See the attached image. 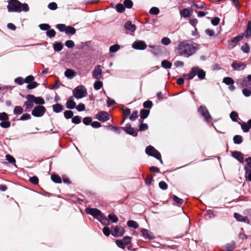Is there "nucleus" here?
<instances>
[{
  "instance_id": "f257e3e1",
  "label": "nucleus",
  "mask_w": 251,
  "mask_h": 251,
  "mask_svg": "<svg viewBox=\"0 0 251 251\" xmlns=\"http://www.w3.org/2000/svg\"><path fill=\"white\" fill-rule=\"evenodd\" d=\"M197 48L190 40H183L179 43L177 50L180 56L186 57L192 56L195 53Z\"/></svg>"
},
{
  "instance_id": "f03ea898",
  "label": "nucleus",
  "mask_w": 251,
  "mask_h": 251,
  "mask_svg": "<svg viewBox=\"0 0 251 251\" xmlns=\"http://www.w3.org/2000/svg\"><path fill=\"white\" fill-rule=\"evenodd\" d=\"M7 8L9 11L16 12H27L29 10L27 3H22L18 0H10L8 1Z\"/></svg>"
},
{
  "instance_id": "7ed1b4c3",
  "label": "nucleus",
  "mask_w": 251,
  "mask_h": 251,
  "mask_svg": "<svg viewBox=\"0 0 251 251\" xmlns=\"http://www.w3.org/2000/svg\"><path fill=\"white\" fill-rule=\"evenodd\" d=\"M189 80L193 79L195 76H197L198 78L201 80L205 78L206 72L199 66H196L191 68L189 74L185 75Z\"/></svg>"
},
{
  "instance_id": "20e7f679",
  "label": "nucleus",
  "mask_w": 251,
  "mask_h": 251,
  "mask_svg": "<svg viewBox=\"0 0 251 251\" xmlns=\"http://www.w3.org/2000/svg\"><path fill=\"white\" fill-rule=\"evenodd\" d=\"M241 85L243 88L242 90L243 95L247 98L250 97L251 96V75H248L243 78Z\"/></svg>"
},
{
  "instance_id": "39448f33",
  "label": "nucleus",
  "mask_w": 251,
  "mask_h": 251,
  "mask_svg": "<svg viewBox=\"0 0 251 251\" xmlns=\"http://www.w3.org/2000/svg\"><path fill=\"white\" fill-rule=\"evenodd\" d=\"M73 97L79 100L87 96V91L86 87L82 85L76 86L73 91Z\"/></svg>"
},
{
  "instance_id": "423d86ee",
  "label": "nucleus",
  "mask_w": 251,
  "mask_h": 251,
  "mask_svg": "<svg viewBox=\"0 0 251 251\" xmlns=\"http://www.w3.org/2000/svg\"><path fill=\"white\" fill-rule=\"evenodd\" d=\"M47 109L43 105H36L31 110V115L36 118L42 117L46 112Z\"/></svg>"
},
{
  "instance_id": "0eeeda50",
  "label": "nucleus",
  "mask_w": 251,
  "mask_h": 251,
  "mask_svg": "<svg viewBox=\"0 0 251 251\" xmlns=\"http://www.w3.org/2000/svg\"><path fill=\"white\" fill-rule=\"evenodd\" d=\"M25 99L29 102H34L37 105H43L45 103L44 99L42 97H35L32 94H28Z\"/></svg>"
},
{
  "instance_id": "6e6552de",
  "label": "nucleus",
  "mask_w": 251,
  "mask_h": 251,
  "mask_svg": "<svg viewBox=\"0 0 251 251\" xmlns=\"http://www.w3.org/2000/svg\"><path fill=\"white\" fill-rule=\"evenodd\" d=\"M198 112L201 116L203 117L205 121L208 122L212 119V117L205 105H201L198 109Z\"/></svg>"
},
{
  "instance_id": "1a4fd4ad",
  "label": "nucleus",
  "mask_w": 251,
  "mask_h": 251,
  "mask_svg": "<svg viewBox=\"0 0 251 251\" xmlns=\"http://www.w3.org/2000/svg\"><path fill=\"white\" fill-rule=\"evenodd\" d=\"M111 229L112 230V235L115 237H121L125 232L124 228L119 226H112Z\"/></svg>"
},
{
  "instance_id": "9d476101",
  "label": "nucleus",
  "mask_w": 251,
  "mask_h": 251,
  "mask_svg": "<svg viewBox=\"0 0 251 251\" xmlns=\"http://www.w3.org/2000/svg\"><path fill=\"white\" fill-rule=\"evenodd\" d=\"M244 36L245 34L244 33H241L238 35L229 40L228 41L229 47L231 49L234 48L236 46V44H237L239 41L243 39Z\"/></svg>"
},
{
  "instance_id": "9b49d317",
  "label": "nucleus",
  "mask_w": 251,
  "mask_h": 251,
  "mask_svg": "<svg viewBox=\"0 0 251 251\" xmlns=\"http://www.w3.org/2000/svg\"><path fill=\"white\" fill-rule=\"evenodd\" d=\"M121 128L126 134L132 136L133 137H137L138 136V131L135 130L129 123L126 125V127H121Z\"/></svg>"
},
{
  "instance_id": "f8f14e48",
  "label": "nucleus",
  "mask_w": 251,
  "mask_h": 251,
  "mask_svg": "<svg viewBox=\"0 0 251 251\" xmlns=\"http://www.w3.org/2000/svg\"><path fill=\"white\" fill-rule=\"evenodd\" d=\"M147 45L143 40H136L132 44V48L136 50H145Z\"/></svg>"
},
{
  "instance_id": "ddd939ff",
  "label": "nucleus",
  "mask_w": 251,
  "mask_h": 251,
  "mask_svg": "<svg viewBox=\"0 0 251 251\" xmlns=\"http://www.w3.org/2000/svg\"><path fill=\"white\" fill-rule=\"evenodd\" d=\"M140 230L142 236L145 239H148L151 241L155 239V237L154 235L150 230L144 228H141Z\"/></svg>"
},
{
  "instance_id": "4468645a",
  "label": "nucleus",
  "mask_w": 251,
  "mask_h": 251,
  "mask_svg": "<svg viewBox=\"0 0 251 251\" xmlns=\"http://www.w3.org/2000/svg\"><path fill=\"white\" fill-rule=\"evenodd\" d=\"M96 118L99 121L105 122L110 119V116L107 112L101 111L96 115Z\"/></svg>"
},
{
  "instance_id": "2eb2a0df",
  "label": "nucleus",
  "mask_w": 251,
  "mask_h": 251,
  "mask_svg": "<svg viewBox=\"0 0 251 251\" xmlns=\"http://www.w3.org/2000/svg\"><path fill=\"white\" fill-rule=\"evenodd\" d=\"M231 155L240 163H243L244 162V158L243 154L241 152L237 151H231Z\"/></svg>"
},
{
  "instance_id": "dca6fc26",
  "label": "nucleus",
  "mask_w": 251,
  "mask_h": 251,
  "mask_svg": "<svg viewBox=\"0 0 251 251\" xmlns=\"http://www.w3.org/2000/svg\"><path fill=\"white\" fill-rule=\"evenodd\" d=\"M102 71L101 69V66L98 65L96 66L92 73V76L97 80H99L102 77Z\"/></svg>"
},
{
  "instance_id": "f3484780",
  "label": "nucleus",
  "mask_w": 251,
  "mask_h": 251,
  "mask_svg": "<svg viewBox=\"0 0 251 251\" xmlns=\"http://www.w3.org/2000/svg\"><path fill=\"white\" fill-rule=\"evenodd\" d=\"M231 66L234 70L240 71L244 70L246 67V65L244 63H239L237 61H234Z\"/></svg>"
},
{
  "instance_id": "a211bd4d",
  "label": "nucleus",
  "mask_w": 251,
  "mask_h": 251,
  "mask_svg": "<svg viewBox=\"0 0 251 251\" xmlns=\"http://www.w3.org/2000/svg\"><path fill=\"white\" fill-rule=\"evenodd\" d=\"M234 218L237 221L240 222H244L249 224L250 223V220L246 216H243L242 215L235 212L234 213Z\"/></svg>"
},
{
  "instance_id": "6ab92c4d",
  "label": "nucleus",
  "mask_w": 251,
  "mask_h": 251,
  "mask_svg": "<svg viewBox=\"0 0 251 251\" xmlns=\"http://www.w3.org/2000/svg\"><path fill=\"white\" fill-rule=\"evenodd\" d=\"M74 97L71 96L69 98L66 103V107L68 109L72 110L76 107V102L74 100Z\"/></svg>"
},
{
  "instance_id": "aec40b11",
  "label": "nucleus",
  "mask_w": 251,
  "mask_h": 251,
  "mask_svg": "<svg viewBox=\"0 0 251 251\" xmlns=\"http://www.w3.org/2000/svg\"><path fill=\"white\" fill-rule=\"evenodd\" d=\"M84 210L87 214L90 215L94 218L97 212H98L99 209L97 208L87 207L85 208Z\"/></svg>"
},
{
  "instance_id": "412c9836",
  "label": "nucleus",
  "mask_w": 251,
  "mask_h": 251,
  "mask_svg": "<svg viewBox=\"0 0 251 251\" xmlns=\"http://www.w3.org/2000/svg\"><path fill=\"white\" fill-rule=\"evenodd\" d=\"M125 29L126 30L133 32L136 30V26L134 24H133L130 21H127L124 25Z\"/></svg>"
},
{
  "instance_id": "4be33fe9",
  "label": "nucleus",
  "mask_w": 251,
  "mask_h": 251,
  "mask_svg": "<svg viewBox=\"0 0 251 251\" xmlns=\"http://www.w3.org/2000/svg\"><path fill=\"white\" fill-rule=\"evenodd\" d=\"M76 75V72L72 69H67L64 73V75L70 79L73 78Z\"/></svg>"
},
{
  "instance_id": "5701e85b",
  "label": "nucleus",
  "mask_w": 251,
  "mask_h": 251,
  "mask_svg": "<svg viewBox=\"0 0 251 251\" xmlns=\"http://www.w3.org/2000/svg\"><path fill=\"white\" fill-rule=\"evenodd\" d=\"M52 110L55 113H59L61 112L64 109V107L61 104L56 103L52 106Z\"/></svg>"
},
{
  "instance_id": "b1692460",
  "label": "nucleus",
  "mask_w": 251,
  "mask_h": 251,
  "mask_svg": "<svg viewBox=\"0 0 251 251\" xmlns=\"http://www.w3.org/2000/svg\"><path fill=\"white\" fill-rule=\"evenodd\" d=\"M53 48L54 51L60 52L63 49V44L61 42H55L53 44Z\"/></svg>"
},
{
  "instance_id": "393cba45",
  "label": "nucleus",
  "mask_w": 251,
  "mask_h": 251,
  "mask_svg": "<svg viewBox=\"0 0 251 251\" xmlns=\"http://www.w3.org/2000/svg\"><path fill=\"white\" fill-rule=\"evenodd\" d=\"M148 47L149 48L154 50L151 51V52L154 55H156L159 52H161V47L160 46L149 45Z\"/></svg>"
},
{
  "instance_id": "a878e982",
  "label": "nucleus",
  "mask_w": 251,
  "mask_h": 251,
  "mask_svg": "<svg viewBox=\"0 0 251 251\" xmlns=\"http://www.w3.org/2000/svg\"><path fill=\"white\" fill-rule=\"evenodd\" d=\"M5 157H6V159L8 161V162H4L3 163L4 164H8V163H9L13 164L16 168L17 167L15 164L16 163V159L13 156H12L11 155H10L9 154H7L5 155Z\"/></svg>"
},
{
  "instance_id": "bb28decb",
  "label": "nucleus",
  "mask_w": 251,
  "mask_h": 251,
  "mask_svg": "<svg viewBox=\"0 0 251 251\" xmlns=\"http://www.w3.org/2000/svg\"><path fill=\"white\" fill-rule=\"evenodd\" d=\"M172 199L176 202V205L179 207H180L184 202V200L182 199L179 198L175 195H173Z\"/></svg>"
},
{
  "instance_id": "cd10ccee",
  "label": "nucleus",
  "mask_w": 251,
  "mask_h": 251,
  "mask_svg": "<svg viewBox=\"0 0 251 251\" xmlns=\"http://www.w3.org/2000/svg\"><path fill=\"white\" fill-rule=\"evenodd\" d=\"M51 180L55 183H62V178L61 177L57 174L54 173L50 176Z\"/></svg>"
},
{
  "instance_id": "c85d7f7f",
  "label": "nucleus",
  "mask_w": 251,
  "mask_h": 251,
  "mask_svg": "<svg viewBox=\"0 0 251 251\" xmlns=\"http://www.w3.org/2000/svg\"><path fill=\"white\" fill-rule=\"evenodd\" d=\"M161 66L165 69H170L172 66V63L167 59H164L161 61Z\"/></svg>"
},
{
  "instance_id": "c756f323",
  "label": "nucleus",
  "mask_w": 251,
  "mask_h": 251,
  "mask_svg": "<svg viewBox=\"0 0 251 251\" xmlns=\"http://www.w3.org/2000/svg\"><path fill=\"white\" fill-rule=\"evenodd\" d=\"M65 33L67 35H73L76 33V29L71 25H67Z\"/></svg>"
},
{
  "instance_id": "7c9ffc66",
  "label": "nucleus",
  "mask_w": 251,
  "mask_h": 251,
  "mask_svg": "<svg viewBox=\"0 0 251 251\" xmlns=\"http://www.w3.org/2000/svg\"><path fill=\"white\" fill-rule=\"evenodd\" d=\"M105 217H106L104 216V214L100 209H99L98 212H97L94 218L97 220L100 223H101Z\"/></svg>"
},
{
  "instance_id": "2f4dec72",
  "label": "nucleus",
  "mask_w": 251,
  "mask_h": 251,
  "mask_svg": "<svg viewBox=\"0 0 251 251\" xmlns=\"http://www.w3.org/2000/svg\"><path fill=\"white\" fill-rule=\"evenodd\" d=\"M126 225L128 227L133 228L134 229H137L139 227V224L137 222L134 220H128L127 221Z\"/></svg>"
},
{
  "instance_id": "473e14b6",
  "label": "nucleus",
  "mask_w": 251,
  "mask_h": 251,
  "mask_svg": "<svg viewBox=\"0 0 251 251\" xmlns=\"http://www.w3.org/2000/svg\"><path fill=\"white\" fill-rule=\"evenodd\" d=\"M245 173V178L249 182H251V169H249L247 166L244 167Z\"/></svg>"
},
{
  "instance_id": "72a5a7b5",
  "label": "nucleus",
  "mask_w": 251,
  "mask_h": 251,
  "mask_svg": "<svg viewBox=\"0 0 251 251\" xmlns=\"http://www.w3.org/2000/svg\"><path fill=\"white\" fill-rule=\"evenodd\" d=\"M150 113V110L145 109H142L140 111V115L139 116L142 119L144 118L146 119L148 117Z\"/></svg>"
},
{
  "instance_id": "f704fd0d",
  "label": "nucleus",
  "mask_w": 251,
  "mask_h": 251,
  "mask_svg": "<svg viewBox=\"0 0 251 251\" xmlns=\"http://www.w3.org/2000/svg\"><path fill=\"white\" fill-rule=\"evenodd\" d=\"M233 141L234 144L240 145L243 142V139L241 135H235L233 137Z\"/></svg>"
},
{
  "instance_id": "c9c22d12",
  "label": "nucleus",
  "mask_w": 251,
  "mask_h": 251,
  "mask_svg": "<svg viewBox=\"0 0 251 251\" xmlns=\"http://www.w3.org/2000/svg\"><path fill=\"white\" fill-rule=\"evenodd\" d=\"M155 150L156 149L154 147L149 145L146 147L145 152L148 156H151L154 153Z\"/></svg>"
},
{
  "instance_id": "e433bc0d",
  "label": "nucleus",
  "mask_w": 251,
  "mask_h": 251,
  "mask_svg": "<svg viewBox=\"0 0 251 251\" xmlns=\"http://www.w3.org/2000/svg\"><path fill=\"white\" fill-rule=\"evenodd\" d=\"M236 248L235 242L233 241L231 243H227L226 245V251H233Z\"/></svg>"
},
{
  "instance_id": "4c0bfd02",
  "label": "nucleus",
  "mask_w": 251,
  "mask_h": 251,
  "mask_svg": "<svg viewBox=\"0 0 251 251\" xmlns=\"http://www.w3.org/2000/svg\"><path fill=\"white\" fill-rule=\"evenodd\" d=\"M107 218L112 223H117L119 221V218L117 215L114 214H109L107 216Z\"/></svg>"
},
{
  "instance_id": "58836bf2",
  "label": "nucleus",
  "mask_w": 251,
  "mask_h": 251,
  "mask_svg": "<svg viewBox=\"0 0 251 251\" xmlns=\"http://www.w3.org/2000/svg\"><path fill=\"white\" fill-rule=\"evenodd\" d=\"M223 82L226 85H229L230 84H234V79L229 76L225 77L223 79Z\"/></svg>"
},
{
  "instance_id": "ea45409f",
  "label": "nucleus",
  "mask_w": 251,
  "mask_h": 251,
  "mask_svg": "<svg viewBox=\"0 0 251 251\" xmlns=\"http://www.w3.org/2000/svg\"><path fill=\"white\" fill-rule=\"evenodd\" d=\"M230 118L231 120L234 122H236L238 121V119H239V115L238 113L235 111H232L229 115Z\"/></svg>"
},
{
  "instance_id": "a19ab883",
  "label": "nucleus",
  "mask_w": 251,
  "mask_h": 251,
  "mask_svg": "<svg viewBox=\"0 0 251 251\" xmlns=\"http://www.w3.org/2000/svg\"><path fill=\"white\" fill-rule=\"evenodd\" d=\"M64 118L67 120L72 119L73 117L74 116V112L71 110L69 109L65 110L64 112Z\"/></svg>"
},
{
  "instance_id": "79ce46f5",
  "label": "nucleus",
  "mask_w": 251,
  "mask_h": 251,
  "mask_svg": "<svg viewBox=\"0 0 251 251\" xmlns=\"http://www.w3.org/2000/svg\"><path fill=\"white\" fill-rule=\"evenodd\" d=\"M187 74H183L182 77H179L176 80V84L178 85H182L184 84L185 82V80H189L186 76L185 75H187Z\"/></svg>"
},
{
  "instance_id": "37998d69",
  "label": "nucleus",
  "mask_w": 251,
  "mask_h": 251,
  "mask_svg": "<svg viewBox=\"0 0 251 251\" xmlns=\"http://www.w3.org/2000/svg\"><path fill=\"white\" fill-rule=\"evenodd\" d=\"M103 87V83L100 80H97L94 83V88L96 90H99Z\"/></svg>"
},
{
  "instance_id": "c03bdc74",
  "label": "nucleus",
  "mask_w": 251,
  "mask_h": 251,
  "mask_svg": "<svg viewBox=\"0 0 251 251\" xmlns=\"http://www.w3.org/2000/svg\"><path fill=\"white\" fill-rule=\"evenodd\" d=\"M143 106L144 107L143 109L150 110L152 108L153 106V103L152 101L148 100L144 102Z\"/></svg>"
},
{
  "instance_id": "a18cd8bd",
  "label": "nucleus",
  "mask_w": 251,
  "mask_h": 251,
  "mask_svg": "<svg viewBox=\"0 0 251 251\" xmlns=\"http://www.w3.org/2000/svg\"><path fill=\"white\" fill-rule=\"evenodd\" d=\"M46 34L48 37L52 38L55 36L56 33L54 29L50 28L47 30Z\"/></svg>"
},
{
  "instance_id": "49530a36",
  "label": "nucleus",
  "mask_w": 251,
  "mask_h": 251,
  "mask_svg": "<svg viewBox=\"0 0 251 251\" xmlns=\"http://www.w3.org/2000/svg\"><path fill=\"white\" fill-rule=\"evenodd\" d=\"M24 109L21 106H16L13 109V113L15 115H21L23 113Z\"/></svg>"
},
{
  "instance_id": "de8ad7c7",
  "label": "nucleus",
  "mask_w": 251,
  "mask_h": 251,
  "mask_svg": "<svg viewBox=\"0 0 251 251\" xmlns=\"http://www.w3.org/2000/svg\"><path fill=\"white\" fill-rule=\"evenodd\" d=\"M250 46L247 43H245L244 45L241 47V50L245 53H248L250 51Z\"/></svg>"
},
{
  "instance_id": "09e8293b",
  "label": "nucleus",
  "mask_w": 251,
  "mask_h": 251,
  "mask_svg": "<svg viewBox=\"0 0 251 251\" xmlns=\"http://www.w3.org/2000/svg\"><path fill=\"white\" fill-rule=\"evenodd\" d=\"M120 49V46L118 44H114L109 47V52L110 53H115Z\"/></svg>"
},
{
  "instance_id": "8fccbe9b",
  "label": "nucleus",
  "mask_w": 251,
  "mask_h": 251,
  "mask_svg": "<svg viewBox=\"0 0 251 251\" xmlns=\"http://www.w3.org/2000/svg\"><path fill=\"white\" fill-rule=\"evenodd\" d=\"M56 28L61 32H65L67 25L64 24H58L55 25Z\"/></svg>"
},
{
  "instance_id": "3c124183",
  "label": "nucleus",
  "mask_w": 251,
  "mask_h": 251,
  "mask_svg": "<svg viewBox=\"0 0 251 251\" xmlns=\"http://www.w3.org/2000/svg\"><path fill=\"white\" fill-rule=\"evenodd\" d=\"M92 118L91 117H85L83 118L82 122L85 126L91 125L92 122Z\"/></svg>"
},
{
  "instance_id": "603ef678",
  "label": "nucleus",
  "mask_w": 251,
  "mask_h": 251,
  "mask_svg": "<svg viewBox=\"0 0 251 251\" xmlns=\"http://www.w3.org/2000/svg\"><path fill=\"white\" fill-rule=\"evenodd\" d=\"M81 122V117L79 116H74L72 119V123L78 125Z\"/></svg>"
},
{
  "instance_id": "864d4df0",
  "label": "nucleus",
  "mask_w": 251,
  "mask_h": 251,
  "mask_svg": "<svg viewBox=\"0 0 251 251\" xmlns=\"http://www.w3.org/2000/svg\"><path fill=\"white\" fill-rule=\"evenodd\" d=\"M39 85V84L38 83L34 81L31 83H28V84L26 86V88L28 90H32L37 87Z\"/></svg>"
},
{
  "instance_id": "5fc2aeb1",
  "label": "nucleus",
  "mask_w": 251,
  "mask_h": 251,
  "mask_svg": "<svg viewBox=\"0 0 251 251\" xmlns=\"http://www.w3.org/2000/svg\"><path fill=\"white\" fill-rule=\"evenodd\" d=\"M39 28L42 31H46L50 28V26L48 24H41L38 25Z\"/></svg>"
},
{
  "instance_id": "6e6d98bb",
  "label": "nucleus",
  "mask_w": 251,
  "mask_h": 251,
  "mask_svg": "<svg viewBox=\"0 0 251 251\" xmlns=\"http://www.w3.org/2000/svg\"><path fill=\"white\" fill-rule=\"evenodd\" d=\"M102 231L103 234L106 237L109 236L110 234L112 235V230H110V229L108 226H104L102 228Z\"/></svg>"
},
{
  "instance_id": "4d7b16f0",
  "label": "nucleus",
  "mask_w": 251,
  "mask_h": 251,
  "mask_svg": "<svg viewBox=\"0 0 251 251\" xmlns=\"http://www.w3.org/2000/svg\"><path fill=\"white\" fill-rule=\"evenodd\" d=\"M239 124H240L241 129L244 132L246 133L249 131L250 128L246 122H243L242 123Z\"/></svg>"
},
{
  "instance_id": "13d9d810",
  "label": "nucleus",
  "mask_w": 251,
  "mask_h": 251,
  "mask_svg": "<svg viewBox=\"0 0 251 251\" xmlns=\"http://www.w3.org/2000/svg\"><path fill=\"white\" fill-rule=\"evenodd\" d=\"M149 126L146 123H143L140 125H138V131H145L146 130L148 129Z\"/></svg>"
},
{
  "instance_id": "bf43d9fd",
  "label": "nucleus",
  "mask_w": 251,
  "mask_h": 251,
  "mask_svg": "<svg viewBox=\"0 0 251 251\" xmlns=\"http://www.w3.org/2000/svg\"><path fill=\"white\" fill-rule=\"evenodd\" d=\"M11 123L9 121H2L0 123V126L3 128H7L10 126Z\"/></svg>"
},
{
  "instance_id": "052dcab7",
  "label": "nucleus",
  "mask_w": 251,
  "mask_h": 251,
  "mask_svg": "<svg viewBox=\"0 0 251 251\" xmlns=\"http://www.w3.org/2000/svg\"><path fill=\"white\" fill-rule=\"evenodd\" d=\"M9 115L5 112L0 113V121H7L9 120Z\"/></svg>"
},
{
  "instance_id": "680f3d73",
  "label": "nucleus",
  "mask_w": 251,
  "mask_h": 251,
  "mask_svg": "<svg viewBox=\"0 0 251 251\" xmlns=\"http://www.w3.org/2000/svg\"><path fill=\"white\" fill-rule=\"evenodd\" d=\"M138 117V112L137 110H134L131 115H130L129 117V119L131 121H135Z\"/></svg>"
},
{
  "instance_id": "e2e57ef3",
  "label": "nucleus",
  "mask_w": 251,
  "mask_h": 251,
  "mask_svg": "<svg viewBox=\"0 0 251 251\" xmlns=\"http://www.w3.org/2000/svg\"><path fill=\"white\" fill-rule=\"evenodd\" d=\"M76 109L78 112H82L85 110L86 107L84 103H79L77 105H76Z\"/></svg>"
},
{
  "instance_id": "0e129e2a",
  "label": "nucleus",
  "mask_w": 251,
  "mask_h": 251,
  "mask_svg": "<svg viewBox=\"0 0 251 251\" xmlns=\"http://www.w3.org/2000/svg\"><path fill=\"white\" fill-rule=\"evenodd\" d=\"M14 82L19 85H22L25 83V80L22 77L18 76L14 79Z\"/></svg>"
},
{
  "instance_id": "69168bd1",
  "label": "nucleus",
  "mask_w": 251,
  "mask_h": 251,
  "mask_svg": "<svg viewBox=\"0 0 251 251\" xmlns=\"http://www.w3.org/2000/svg\"><path fill=\"white\" fill-rule=\"evenodd\" d=\"M31 118V115L28 113H24L23 114L20 118L19 120L20 121H26L29 120Z\"/></svg>"
},
{
  "instance_id": "338daca9",
  "label": "nucleus",
  "mask_w": 251,
  "mask_h": 251,
  "mask_svg": "<svg viewBox=\"0 0 251 251\" xmlns=\"http://www.w3.org/2000/svg\"><path fill=\"white\" fill-rule=\"evenodd\" d=\"M65 45L69 49H72L75 47V43L72 40H67L65 43Z\"/></svg>"
},
{
  "instance_id": "774afa93",
  "label": "nucleus",
  "mask_w": 251,
  "mask_h": 251,
  "mask_svg": "<svg viewBox=\"0 0 251 251\" xmlns=\"http://www.w3.org/2000/svg\"><path fill=\"white\" fill-rule=\"evenodd\" d=\"M29 181L32 184L34 185H37L39 183V178L36 176H34L31 177H30L29 178Z\"/></svg>"
}]
</instances>
